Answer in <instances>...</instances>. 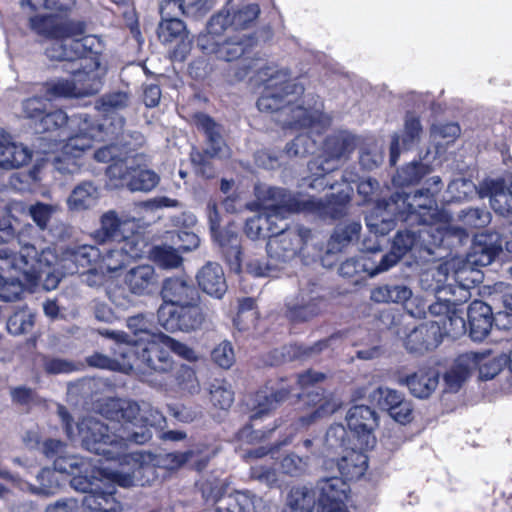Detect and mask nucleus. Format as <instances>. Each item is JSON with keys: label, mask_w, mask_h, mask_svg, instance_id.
I'll use <instances>...</instances> for the list:
<instances>
[{"label": "nucleus", "mask_w": 512, "mask_h": 512, "mask_svg": "<svg viewBox=\"0 0 512 512\" xmlns=\"http://www.w3.org/2000/svg\"><path fill=\"white\" fill-rule=\"evenodd\" d=\"M458 217L468 228H484L491 221L490 212L480 208L462 210Z\"/></svg>", "instance_id": "obj_63"}, {"label": "nucleus", "mask_w": 512, "mask_h": 512, "mask_svg": "<svg viewBox=\"0 0 512 512\" xmlns=\"http://www.w3.org/2000/svg\"><path fill=\"white\" fill-rule=\"evenodd\" d=\"M430 172L429 166L420 162H412L397 172L393 181L397 185H410L418 182Z\"/></svg>", "instance_id": "obj_58"}, {"label": "nucleus", "mask_w": 512, "mask_h": 512, "mask_svg": "<svg viewBox=\"0 0 512 512\" xmlns=\"http://www.w3.org/2000/svg\"><path fill=\"white\" fill-rule=\"evenodd\" d=\"M45 112L46 103L41 97H31L22 102L23 117L31 120L35 127Z\"/></svg>", "instance_id": "obj_64"}, {"label": "nucleus", "mask_w": 512, "mask_h": 512, "mask_svg": "<svg viewBox=\"0 0 512 512\" xmlns=\"http://www.w3.org/2000/svg\"><path fill=\"white\" fill-rule=\"evenodd\" d=\"M34 326V313L22 308L11 315L7 321V329L13 335L28 333Z\"/></svg>", "instance_id": "obj_56"}, {"label": "nucleus", "mask_w": 512, "mask_h": 512, "mask_svg": "<svg viewBox=\"0 0 512 512\" xmlns=\"http://www.w3.org/2000/svg\"><path fill=\"white\" fill-rule=\"evenodd\" d=\"M73 478L70 481L71 487L79 492L90 494L101 488L102 483L111 476V472L105 470H91L88 473L72 474Z\"/></svg>", "instance_id": "obj_45"}, {"label": "nucleus", "mask_w": 512, "mask_h": 512, "mask_svg": "<svg viewBox=\"0 0 512 512\" xmlns=\"http://www.w3.org/2000/svg\"><path fill=\"white\" fill-rule=\"evenodd\" d=\"M351 200V189L342 190L337 195L323 202L314 198L299 200L300 211H310L322 217L339 218L345 213V208Z\"/></svg>", "instance_id": "obj_27"}, {"label": "nucleus", "mask_w": 512, "mask_h": 512, "mask_svg": "<svg viewBox=\"0 0 512 512\" xmlns=\"http://www.w3.org/2000/svg\"><path fill=\"white\" fill-rule=\"evenodd\" d=\"M106 174L112 188L126 187L132 192H150L160 181L159 175L154 171L134 167L132 158L111 164Z\"/></svg>", "instance_id": "obj_10"}, {"label": "nucleus", "mask_w": 512, "mask_h": 512, "mask_svg": "<svg viewBox=\"0 0 512 512\" xmlns=\"http://www.w3.org/2000/svg\"><path fill=\"white\" fill-rule=\"evenodd\" d=\"M437 301L427 304L424 300L415 298L408 305L407 310L413 317H425L427 310L433 316L445 318L449 315L456 305L461 303L455 300V296L445 294H435Z\"/></svg>", "instance_id": "obj_35"}, {"label": "nucleus", "mask_w": 512, "mask_h": 512, "mask_svg": "<svg viewBox=\"0 0 512 512\" xmlns=\"http://www.w3.org/2000/svg\"><path fill=\"white\" fill-rule=\"evenodd\" d=\"M151 255L154 262L164 269L178 268L183 261L179 254V249L169 245L154 247Z\"/></svg>", "instance_id": "obj_54"}, {"label": "nucleus", "mask_w": 512, "mask_h": 512, "mask_svg": "<svg viewBox=\"0 0 512 512\" xmlns=\"http://www.w3.org/2000/svg\"><path fill=\"white\" fill-rule=\"evenodd\" d=\"M19 245L18 254L0 248V298L4 301L18 299L25 284L35 285L43 277L44 288L53 290L66 273H76L79 268L96 271L101 257V251L89 244L67 247L60 261L53 249L39 252L34 245L24 243L21 235Z\"/></svg>", "instance_id": "obj_1"}, {"label": "nucleus", "mask_w": 512, "mask_h": 512, "mask_svg": "<svg viewBox=\"0 0 512 512\" xmlns=\"http://www.w3.org/2000/svg\"><path fill=\"white\" fill-rule=\"evenodd\" d=\"M473 356L460 355L453 366L444 376L446 390L456 392L471 374V367L474 365Z\"/></svg>", "instance_id": "obj_44"}, {"label": "nucleus", "mask_w": 512, "mask_h": 512, "mask_svg": "<svg viewBox=\"0 0 512 512\" xmlns=\"http://www.w3.org/2000/svg\"><path fill=\"white\" fill-rule=\"evenodd\" d=\"M159 324L169 332H189L198 329L204 316L197 302L182 305L163 303L157 312Z\"/></svg>", "instance_id": "obj_12"}, {"label": "nucleus", "mask_w": 512, "mask_h": 512, "mask_svg": "<svg viewBox=\"0 0 512 512\" xmlns=\"http://www.w3.org/2000/svg\"><path fill=\"white\" fill-rule=\"evenodd\" d=\"M309 237V229H286L283 225L275 235L270 236L267 253L272 260L287 263L303 251Z\"/></svg>", "instance_id": "obj_14"}, {"label": "nucleus", "mask_w": 512, "mask_h": 512, "mask_svg": "<svg viewBox=\"0 0 512 512\" xmlns=\"http://www.w3.org/2000/svg\"><path fill=\"white\" fill-rule=\"evenodd\" d=\"M420 285L423 290L434 294L456 296V289L450 281L447 261L437 267L427 269L420 276Z\"/></svg>", "instance_id": "obj_37"}, {"label": "nucleus", "mask_w": 512, "mask_h": 512, "mask_svg": "<svg viewBox=\"0 0 512 512\" xmlns=\"http://www.w3.org/2000/svg\"><path fill=\"white\" fill-rule=\"evenodd\" d=\"M38 486L27 484L28 490L36 495L51 496L56 493L58 482L55 473L49 468H43L37 475Z\"/></svg>", "instance_id": "obj_60"}, {"label": "nucleus", "mask_w": 512, "mask_h": 512, "mask_svg": "<svg viewBox=\"0 0 512 512\" xmlns=\"http://www.w3.org/2000/svg\"><path fill=\"white\" fill-rule=\"evenodd\" d=\"M317 512H349V486L339 477L323 478L317 482Z\"/></svg>", "instance_id": "obj_18"}, {"label": "nucleus", "mask_w": 512, "mask_h": 512, "mask_svg": "<svg viewBox=\"0 0 512 512\" xmlns=\"http://www.w3.org/2000/svg\"><path fill=\"white\" fill-rule=\"evenodd\" d=\"M127 327L133 333L134 338L128 339L123 333H111L119 343H129L132 346H140L155 338L159 332L153 331L152 322L146 316L139 314L127 319Z\"/></svg>", "instance_id": "obj_38"}, {"label": "nucleus", "mask_w": 512, "mask_h": 512, "mask_svg": "<svg viewBox=\"0 0 512 512\" xmlns=\"http://www.w3.org/2000/svg\"><path fill=\"white\" fill-rule=\"evenodd\" d=\"M200 289L217 299L227 291V283L222 267L216 262H207L196 275Z\"/></svg>", "instance_id": "obj_31"}, {"label": "nucleus", "mask_w": 512, "mask_h": 512, "mask_svg": "<svg viewBox=\"0 0 512 512\" xmlns=\"http://www.w3.org/2000/svg\"><path fill=\"white\" fill-rule=\"evenodd\" d=\"M412 395L417 398H428L439 384V373L435 370H418L405 380Z\"/></svg>", "instance_id": "obj_39"}, {"label": "nucleus", "mask_w": 512, "mask_h": 512, "mask_svg": "<svg viewBox=\"0 0 512 512\" xmlns=\"http://www.w3.org/2000/svg\"><path fill=\"white\" fill-rule=\"evenodd\" d=\"M361 224L356 221L340 224L334 231L329 243L331 250H341L344 246L358 240Z\"/></svg>", "instance_id": "obj_52"}, {"label": "nucleus", "mask_w": 512, "mask_h": 512, "mask_svg": "<svg viewBox=\"0 0 512 512\" xmlns=\"http://www.w3.org/2000/svg\"><path fill=\"white\" fill-rule=\"evenodd\" d=\"M187 34L185 24L178 18H162L158 27V37L164 43L183 40Z\"/></svg>", "instance_id": "obj_53"}, {"label": "nucleus", "mask_w": 512, "mask_h": 512, "mask_svg": "<svg viewBox=\"0 0 512 512\" xmlns=\"http://www.w3.org/2000/svg\"><path fill=\"white\" fill-rule=\"evenodd\" d=\"M44 88L47 100H54L58 98H81L79 90L77 88V83H75L74 79L55 78L47 81L44 84Z\"/></svg>", "instance_id": "obj_47"}, {"label": "nucleus", "mask_w": 512, "mask_h": 512, "mask_svg": "<svg viewBox=\"0 0 512 512\" xmlns=\"http://www.w3.org/2000/svg\"><path fill=\"white\" fill-rule=\"evenodd\" d=\"M258 78L263 82L264 89L274 90L275 93H280L286 98L297 101V97L303 94V86L291 79L290 72L286 68L262 67L258 71Z\"/></svg>", "instance_id": "obj_22"}, {"label": "nucleus", "mask_w": 512, "mask_h": 512, "mask_svg": "<svg viewBox=\"0 0 512 512\" xmlns=\"http://www.w3.org/2000/svg\"><path fill=\"white\" fill-rule=\"evenodd\" d=\"M124 283L133 295L150 294L157 284L155 269L149 264L132 267L126 272Z\"/></svg>", "instance_id": "obj_32"}, {"label": "nucleus", "mask_w": 512, "mask_h": 512, "mask_svg": "<svg viewBox=\"0 0 512 512\" xmlns=\"http://www.w3.org/2000/svg\"><path fill=\"white\" fill-rule=\"evenodd\" d=\"M136 227L134 218L120 216L115 210H108L101 215L100 227L91 236L98 244L109 241L140 240L139 236L135 234Z\"/></svg>", "instance_id": "obj_16"}, {"label": "nucleus", "mask_w": 512, "mask_h": 512, "mask_svg": "<svg viewBox=\"0 0 512 512\" xmlns=\"http://www.w3.org/2000/svg\"><path fill=\"white\" fill-rule=\"evenodd\" d=\"M355 147V137L348 132L330 136L325 142L324 155L315 158L308 164L311 176L314 177L308 185L311 188H324L327 185L324 176L337 169L340 162L346 159Z\"/></svg>", "instance_id": "obj_8"}, {"label": "nucleus", "mask_w": 512, "mask_h": 512, "mask_svg": "<svg viewBox=\"0 0 512 512\" xmlns=\"http://www.w3.org/2000/svg\"><path fill=\"white\" fill-rule=\"evenodd\" d=\"M133 346L129 343H115L114 356L96 353L87 358L90 366L129 373L133 369Z\"/></svg>", "instance_id": "obj_26"}, {"label": "nucleus", "mask_w": 512, "mask_h": 512, "mask_svg": "<svg viewBox=\"0 0 512 512\" xmlns=\"http://www.w3.org/2000/svg\"><path fill=\"white\" fill-rule=\"evenodd\" d=\"M105 74L106 67L102 65L99 49H97L88 58H84L80 67L72 73L81 98L97 94L102 88V79Z\"/></svg>", "instance_id": "obj_17"}, {"label": "nucleus", "mask_w": 512, "mask_h": 512, "mask_svg": "<svg viewBox=\"0 0 512 512\" xmlns=\"http://www.w3.org/2000/svg\"><path fill=\"white\" fill-rule=\"evenodd\" d=\"M101 414L112 423L108 425L98 418L87 417L77 423L76 431L83 447L107 459L128 457L125 452L130 443L145 444L151 440L147 428L134 430L133 422L139 412L138 403L128 399H107L100 408ZM129 457L135 458L136 455Z\"/></svg>", "instance_id": "obj_2"}, {"label": "nucleus", "mask_w": 512, "mask_h": 512, "mask_svg": "<svg viewBox=\"0 0 512 512\" xmlns=\"http://www.w3.org/2000/svg\"><path fill=\"white\" fill-rule=\"evenodd\" d=\"M412 296V291L405 285H383L371 291L370 298L377 303H404Z\"/></svg>", "instance_id": "obj_48"}, {"label": "nucleus", "mask_w": 512, "mask_h": 512, "mask_svg": "<svg viewBox=\"0 0 512 512\" xmlns=\"http://www.w3.org/2000/svg\"><path fill=\"white\" fill-rule=\"evenodd\" d=\"M138 407L139 412L133 420L136 424L134 430L140 431V427H143L151 431V427H160L165 422V418L159 410L148 404H144L142 408L139 405ZM150 433L152 434V432Z\"/></svg>", "instance_id": "obj_57"}, {"label": "nucleus", "mask_w": 512, "mask_h": 512, "mask_svg": "<svg viewBox=\"0 0 512 512\" xmlns=\"http://www.w3.org/2000/svg\"><path fill=\"white\" fill-rule=\"evenodd\" d=\"M83 34L59 36L45 47L46 56L55 61H82L88 58L91 53L101 48V43L96 36H82Z\"/></svg>", "instance_id": "obj_11"}, {"label": "nucleus", "mask_w": 512, "mask_h": 512, "mask_svg": "<svg viewBox=\"0 0 512 512\" xmlns=\"http://www.w3.org/2000/svg\"><path fill=\"white\" fill-rule=\"evenodd\" d=\"M162 296L164 303L182 305L198 302V292L185 277H172L165 280Z\"/></svg>", "instance_id": "obj_34"}, {"label": "nucleus", "mask_w": 512, "mask_h": 512, "mask_svg": "<svg viewBox=\"0 0 512 512\" xmlns=\"http://www.w3.org/2000/svg\"><path fill=\"white\" fill-rule=\"evenodd\" d=\"M215 33L201 34L198 37V46L206 54H215L224 61H233L241 57L246 49L253 44V38L247 35L237 37V39H227L219 42Z\"/></svg>", "instance_id": "obj_19"}, {"label": "nucleus", "mask_w": 512, "mask_h": 512, "mask_svg": "<svg viewBox=\"0 0 512 512\" xmlns=\"http://www.w3.org/2000/svg\"><path fill=\"white\" fill-rule=\"evenodd\" d=\"M32 158V150L22 143L15 142L8 134H0V169L11 170L27 165Z\"/></svg>", "instance_id": "obj_28"}, {"label": "nucleus", "mask_w": 512, "mask_h": 512, "mask_svg": "<svg viewBox=\"0 0 512 512\" xmlns=\"http://www.w3.org/2000/svg\"><path fill=\"white\" fill-rule=\"evenodd\" d=\"M30 28L37 35L51 41L63 35L85 33L83 22L71 21L61 15H35L29 20Z\"/></svg>", "instance_id": "obj_20"}, {"label": "nucleus", "mask_w": 512, "mask_h": 512, "mask_svg": "<svg viewBox=\"0 0 512 512\" xmlns=\"http://www.w3.org/2000/svg\"><path fill=\"white\" fill-rule=\"evenodd\" d=\"M318 492L306 485L292 487L287 494L286 504L290 510L296 512H312L317 503Z\"/></svg>", "instance_id": "obj_42"}, {"label": "nucleus", "mask_w": 512, "mask_h": 512, "mask_svg": "<svg viewBox=\"0 0 512 512\" xmlns=\"http://www.w3.org/2000/svg\"><path fill=\"white\" fill-rule=\"evenodd\" d=\"M337 465L343 477L348 480H358L367 470L368 458L363 452L351 448L343 453Z\"/></svg>", "instance_id": "obj_40"}, {"label": "nucleus", "mask_w": 512, "mask_h": 512, "mask_svg": "<svg viewBox=\"0 0 512 512\" xmlns=\"http://www.w3.org/2000/svg\"><path fill=\"white\" fill-rule=\"evenodd\" d=\"M347 436L348 433L343 425L335 424L330 426L325 436L324 448L318 454L328 457L350 450L347 446Z\"/></svg>", "instance_id": "obj_49"}, {"label": "nucleus", "mask_w": 512, "mask_h": 512, "mask_svg": "<svg viewBox=\"0 0 512 512\" xmlns=\"http://www.w3.org/2000/svg\"><path fill=\"white\" fill-rule=\"evenodd\" d=\"M259 13L260 8L257 4H247L241 7L227 5L211 17L207 30L209 33L217 35H221L227 29L244 30L255 22Z\"/></svg>", "instance_id": "obj_15"}, {"label": "nucleus", "mask_w": 512, "mask_h": 512, "mask_svg": "<svg viewBox=\"0 0 512 512\" xmlns=\"http://www.w3.org/2000/svg\"><path fill=\"white\" fill-rule=\"evenodd\" d=\"M305 403L315 407V411L308 417H302L300 420L304 424L310 423L313 419L323 417L335 412L340 402L333 395H324L319 388H314L305 396Z\"/></svg>", "instance_id": "obj_41"}, {"label": "nucleus", "mask_w": 512, "mask_h": 512, "mask_svg": "<svg viewBox=\"0 0 512 512\" xmlns=\"http://www.w3.org/2000/svg\"><path fill=\"white\" fill-rule=\"evenodd\" d=\"M98 198V189L91 182H83L74 188L67 199V205L71 211H84L93 207Z\"/></svg>", "instance_id": "obj_43"}, {"label": "nucleus", "mask_w": 512, "mask_h": 512, "mask_svg": "<svg viewBox=\"0 0 512 512\" xmlns=\"http://www.w3.org/2000/svg\"><path fill=\"white\" fill-rule=\"evenodd\" d=\"M295 102L274 90L264 89L257 106L261 112L276 113L275 121L283 127L311 128L320 133L330 125V118L322 113V102L316 101L313 106L308 107L296 105Z\"/></svg>", "instance_id": "obj_5"}, {"label": "nucleus", "mask_w": 512, "mask_h": 512, "mask_svg": "<svg viewBox=\"0 0 512 512\" xmlns=\"http://www.w3.org/2000/svg\"><path fill=\"white\" fill-rule=\"evenodd\" d=\"M346 420L348 427L360 442L361 447H372L375 438L372 431L376 426V413L368 406L358 405L349 409Z\"/></svg>", "instance_id": "obj_23"}, {"label": "nucleus", "mask_w": 512, "mask_h": 512, "mask_svg": "<svg viewBox=\"0 0 512 512\" xmlns=\"http://www.w3.org/2000/svg\"><path fill=\"white\" fill-rule=\"evenodd\" d=\"M433 188L416 191L413 195L395 193L389 201L379 202L373 212L366 217V225L371 232L385 235L389 233L396 219L435 227V231L444 237L455 236L462 240L467 237L465 229L451 224L450 216L438 209L435 194L441 189V178L433 176L428 181Z\"/></svg>", "instance_id": "obj_3"}, {"label": "nucleus", "mask_w": 512, "mask_h": 512, "mask_svg": "<svg viewBox=\"0 0 512 512\" xmlns=\"http://www.w3.org/2000/svg\"><path fill=\"white\" fill-rule=\"evenodd\" d=\"M140 240L116 242L115 246L105 253L101 252L98 269L114 272L122 269L132 258L140 256L142 249Z\"/></svg>", "instance_id": "obj_24"}, {"label": "nucleus", "mask_w": 512, "mask_h": 512, "mask_svg": "<svg viewBox=\"0 0 512 512\" xmlns=\"http://www.w3.org/2000/svg\"><path fill=\"white\" fill-rule=\"evenodd\" d=\"M133 348V365L136 361H140L151 370L160 373L169 372L174 367L172 357L164 348L188 361L198 359L192 348L163 333H158L154 339L143 345L133 346Z\"/></svg>", "instance_id": "obj_6"}, {"label": "nucleus", "mask_w": 512, "mask_h": 512, "mask_svg": "<svg viewBox=\"0 0 512 512\" xmlns=\"http://www.w3.org/2000/svg\"><path fill=\"white\" fill-rule=\"evenodd\" d=\"M397 263V256L383 255L380 263L374 266V262L367 256L360 258H351L343 262L339 267V272L344 277H354L361 272L367 273L373 277L381 272L387 271L390 267Z\"/></svg>", "instance_id": "obj_29"}, {"label": "nucleus", "mask_w": 512, "mask_h": 512, "mask_svg": "<svg viewBox=\"0 0 512 512\" xmlns=\"http://www.w3.org/2000/svg\"><path fill=\"white\" fill-rule=\"evenodd\" d=\"M436 322L440 324L442 336L446 334L457 338L465 334L467 330L465 320L457 308H454L449 315L445 318H440V320Z\"/></svg>", "instance_id": "obj_59"}, {"label": "nucleus", "mask_w": 512, "mask_h": 512, "mask_svg": "<svg viewBox=\"0 0 512 512\" xmlns=\"http://www.w3.org/2000/svg\"><path fill=\"white\" fill-rule=\"evenodd\" d=\"M132 484L131 474L111 472V476L102 483L101 488L84 496L82 505L89 512H122L121 504L114 497L116 485L129 487Z\"/></svg>", "instance_id": "obj_13"}, {"label": "nucleus", "mask_w": 512, "mask_h": 512, "mask_svg": "<svg viewBox=\"0 0 512 512\" xmlns=\"http://www.w3.org/2000/svg\"><path fill=\"white\" fill-rule=\"evenodd\" d=\"M59 206L56 204H45L37 202L31 205L28 209L29 215L39 227L40 230H45L53 214L58 212Z\"/></svg>", "instance_id": "obj_61"}, {"label": "nucleus", "mask_w": 512, "mask_h": 512, "mask_svg": "<svg viewBox=\"0 0 512 512\" xmlns=\"http://www.w3.org/2000/svg\"><path fill=\"white\" fill-rule=\"evenodd\" d=\"M442 339L440 324L430 321L415 327L405 338V347L414 353H423L439 345Z\"/></svg>", "instance_id": "obj_25"}, {"label": "nucleus", "mask_w": 512, "mask_h": 512, "mask_svg": "<svg viewBox=\"0 0 512 512\" xmlns=\"http://www.w3.org/2000/svg\"><path fill=\"white\" fill-rule=\"evenodd\" d=\"M475 266L470 259L454 257L447 260L450 281L456 289L455 300L465 302L470 297L469 290L480 281V272Z\"/></svg>", "instance_id": "obj_21"}, {"label": "nucleus", "mask_w": 512, "mask_h": 512, "mask_svg": "<svg viewBox=\"0 0 512 512\" xmlns=\"http://www.w3.org/2000/svg\"><path fill=\"white\" fill-rule=\"evenodd\" d=\"M478 194L481 198L489 197L493 210L500 215L512 214V195L502 180H486Z\"/></svg>", "instance_id": "obj_33"}, {"label": "nucleus", "mask_w": 512, "mask_h": 512, "mask_svg": "<svg viewBox=\"0 0 512 512\" xmlns=\"http://www.w3.org/2000/svg\"><path fill=\"white\" fill-rule=\"evenodd\" d=\"M465 356H473L474 365L471 367V372L475 369L479 370V377L482 380H490L494 378L503 367V357H493L490 354L468 352Z\"/></svg>", "instance_id": "obj_46"}, {"label": "nucleus", "mask_w": 512, "mask_h": 512, "mask_svg": "<svg viewBox=\"0 0 512 512\" xmlns=\"http://www.w3.org/2000/svg\"><path fill=\"white\" fill-rule=\"evenodd\" d=\"M198 130L204 132L207 138V147L204 152L192 150L190 158L197 167V171L206 178L214 176L209 158H225L230 155L229 148L222 138V127L206 114L198 113L193 118Z\"/></svg>", "instance_id": "obj_9"}, {"label": "nucleus", "mask_w": 512, "mask_h": 512, "mask_svg": "<svg viewBox=\"0 0 512 512\" xmlns=\"http://www.w3.org/2000/svg\"><path fill=\"white\" fill-rule=\"evenodd\" d=\"M470 336L475 341H482L491 331L493 313L491 307L483 301H473L467 311Z\"/></svg>", "instance_id": "obj_30"}, {"label": "nucleus", "mask_w": 512, "mask_h": 512, "mask_svg": "<svg viewBox=\"0 0 512 512\" xmlns=\"http://www.w3.org/2000/svg\"><path fill=\"white\" fill-rule=\"evenodd\" d=\"M502 250L497 234L477 235L467 259L477 266H487Z\"/></svg>", "instance_id": "obj_36"}, {"label": "nucleus", "mask_w": 512, "mask_h": 512, "mask_svg": "<svg viewBox=\"0 0 512 512\" xmlns=\"http://www.w3.org/2000/svg\"><path fill=\"white\" fill-rule=\"evenodd\" d=\"M68 119L67 113L61 109L45 112L38 124H36L35 129L39 132L54 131L64 127Z\"/></svg>", "instance_id": "obj_62"}, {"label": "nucleus", "mask_w": 512, "mask_h": 512, "mask_svg": "<svg viewBox=\"0 0 512 512\" xmlns=\"http://www.w3.org/2000/svg\"><path fill=\"white\" fill-rule=\"evenodd\" d=\"M92 467L91 463L84 460L83 458L65 454L64 456L58 457L54 460V469L60 473L76 474L88 473Z\"/></svg>", "instance_id": "obj_55"}, {"label": "nucleus", "mask_w": 512, "mask_h": 512, "mask_svg": "<svg viewBox=\"0 0 512 512\" xmlns=\"http://www.w3.org/2000/svg\"><path fill=\"white\" fill-rule=\"evenodd\" d=\"M217 241L229 264L238 269L241 261L240 238L237 233L231 230H224L217 236Z\"/></svg>", "instance_id": "obj_50"}, {"label": "nucleus", "mask_w": 512, "mask_h": 512, "mask_svg": "<svg viewBox=\"0 0 512 512\" xmlns=\"http://www.w3.org/2000/svg\"><path fill=\"white\" fill-rule=\"evenodd\" d=\"M287 397L288 392L286 391H278L270 394H268L266 391L258 392L255 395L251 418H261L272 410H275L278 405Z\"/></svg>", "instance_id": "obj_51"}, {"label": "nucleus", "mask_w": 512, "mask_h": 512, "mask_svg": "<svg viewBox=\"0 0 512 512\" xmlns=\"http://www.w3.org/2000/svg\"><path fill=\"white\" fill-rule=\"evenodd\" d=\"M72 121H77V132L59 143L51 158L53 168L62 175H73L80 170L82 156L92 148L95 141L123 137L122 118L118 120L119 127L113 129L93 121L86 114L74 116Z\"/></svg>", "instance_id": "obj_4"}, {"label": "nucleus", "mask_w": 512, "mask_h": 512, "mask_svg": "<svg viewBox=\"0 0 512 512\" xmlns=\"http://www.w3.org/2000/svg\"><path fill=\"white\" fill-rule=\"evenodd\" d=\"M258 199L260 212L248 219L245 225L246 235L253 240L263 238L260 224H268L271 216L285 219L288 214L299 212L301 209L298 199L282 188L270 187Z\"/></svg>", "instance_id": "obj_7"}]
</instances>
